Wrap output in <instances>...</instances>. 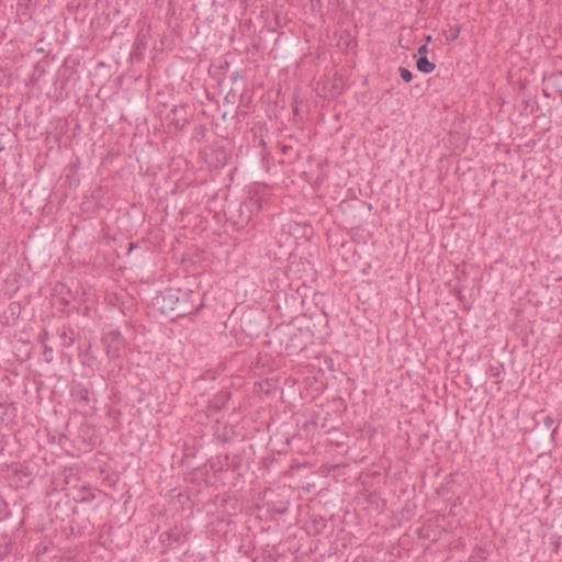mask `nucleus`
Segmentation results:
<instances>
[{"label":"nucleus","mask_w":562,"mask_h":562,"mask_svg":"<svg viewBox=\"0 0 562 562\" xmlns=\"http://www.w3.org/2000/svg\"><path fill=\"white\" fill-rule=\"evenodd\" d=\"M558 432V427H555L551 432V438H554Z\"/></svg>","instance_id":"2eb2a0df"},{"label":"nucleus","mask_w":562,"mask_h":562,"mask_svg":"<svg viewBox=\"0 0 562 562\" xmlns=\"http://www.w3.org/2000/svg\"><path fill=\"white\" fill-rule=\"evenodd\" d=\"M460 30H461V27L458 24L451 26L449 30V35H447V41H449V42L456 41L460 35Z\"/></svg>","instance_id":"39448f33"},{"label":"nucleus","mask_w":562,"mask_h":562,"mask_svg":"<svg viewBox=\"0 0 562 562\" xmlns=\"http://www.w3.org/2000/svg\"><path fill=\"white\" fill-rule=\"evenodd\" d=\"M36 552H37V554H40V552H41V549L38 546H37Z\"/></svg>","instance_id":"6ab92c4d"},{"label":"nucleus","mask_w":562,"mask_h":562,"mask_svg":"<svg viewBox=\"0 0 562 562\" xmlns=\"http://www.w3.org/2000/svg\"><path fill=\"white\" fill-rule=\"evenodd\" d=\"M36 52H37V54H38V53H44V52H45V48H44V47H37V48H36Z\"/></svg>","instance_id":"dca6fc26"},{"label":"nucleus","mask_w":562,"mask_h":562,"mask_svg":"<svg viewBox=\"0 0 562 562\" xmlns=\"http://www.w3.org/2000/svg\"><path fill=\"white\" fill-rule=\"evenodd\" d=\"M427 53H428L427 44H423L422 46L418 47V54L420 56H426Z\"/></svg>","instance_id":"1a4fd4ad"},{"label":"nucleus","mask_w":562,"mask_h":562,"mask_svg":"<svg viewBox=\"0 0 562 562\" xmlns=\"http://www.w3.org/2000/svg\"><path fill=\"white\" fill-rule=\"evenodd\" d=\"M398 71H400V76L401 78L405 81V82H411L412 79H413V74L409 69L407 68H404V67H400L398 68Z\"/></svg>","instance_id":"423d86ee"},{"label":"nucleus","mask_w":562,"mask_h":562,"mask_svg":"<svg viewBox=\"0 0 562 562\" xmlns=\"http://www.w3.org/2000/svg\"><path fill=\"white\" fill-rule=\"evenodd\" d=\"M105 355L110 361L121 359L125 351V339L117 329L105 333L101 338Z\"/></svg>","instance_id":"f257e3e1"},{"label":"nucleus","mask_w":562,"mask_h":562,"mask_svg":"<svg viewBox=\"0 0 562 562\" xmlns=\"http://www.w3.org/2000/svg\"><path fill=\"white\" fill-rule=\"evenodd\" d=\"M36 70H37V74H41V75L45 72V69L40 65V63H37Z\"/></svg>","instance_id":"9b49d317"},{"label":"nucleus","mask_w":562,"mask_h":562,"mask_svg":"<svg viewBox=\"0 0 562 562\" xmlns=\"http://www.w3.org/2000/svg\"><path fill=\"white\" fill-rule=\"evenodd\" d=\"M238 76H239L238 71H234V72L231 75V78H232V80H233V81H236V80L238 79Z\"/></svg>","instance_id":"f8f14e48"},{"label":"nucleus","mask_w":562,"mask_h":562,"mask_svg":"<svg viewBox=\"0 0 562 562\" xmlns=\"http://www.w3.org/2000/svg\"><path fill=\"white\" fill-rule=\"evenodd\" d=\"M430 41H431V36L430 35L426 36V43L425 44H427Z\"/></svg>","instance_id":"f3484780"},{"label":"nucleus","mask_w":562,"mask_h":562,"mask_svg":"<svg viewBox=\"0 0 562 562\" xmlns=\"http://www.w3.org/2000/svg\"><path fill=\"white\" fill-rule=\"evenodd\" d=\"M160 537H167L168 541L176 540V538L170 532H165Z\"/></svg>","instance_id":"9d476101"},{"label":"nucleus","mask_w":562,"mask_h":562,"mask_svg":"<svg viewBox=\"0 0 562 562\" xmlns=\"http://www.w3.org/2000/svg\"><path fill=\"white\" fill-rule=\"evenodd\" d=\"M250 316H251V313L247 314V315H244L243 317V323L245 324L247 321L250 322Z\"/></svg>","instance_id":"ddd939ff"},{"label":"nucleus","mask_w":562,"mask_h":562,"mask_svg":"<svg viewBox=\"0 0 562 562\" xmlns=\"http://www.w3.org/2000/svg\"><path fill=\"white\" fill-rule=\"evenodd\" d=\"M541 423L546 429H549L554 424V419L552 416L546 415L542 417Z\"/></svg>","instance_id":"0eeeda50"},{"label":"nucleus","mask_w":562,"mask_h":562,"mask_svg":"<svg viewBox=\"0 0 562 562\" xmlns=\"http://www.w3.org/2000/svg\"><path fill=\"white\" fill-rule=\"evenodd\" d=\"M355 562H364V559L358 558Z\"/></svg>","instance_id":"a211bd4d"},{"label":"nucleus","mask_w":562,"mask_h":562,"mask_svg":"<svg viewBox=\"0 0 562 562\" xmlns=\"http://www.w3.org/2000/svg\"><path fill=\"white\" fill-rule=\"evenodd\" d=\"M45 338H46V335L43 337V339H42V341H41V342H42V345H43V357H44V359H45V361H46V362H50V361L53 360V353H54V350H53V348H52V347H48V346L46 345V340H45Z\"/></svg>","instance_id":"20e7f679"},{"label":"nucleus","mask_w":562,"mask_h":562,"mask_svg":"<svg viewBox=\"0 0 562 562\" xmlns=\"http://www.w3.org/2000/svg\"><path fill=\"white\" fill-rule=\"evenodd\" d=\"M416 67L420 72L430 74L436 68V65L431 63L426 56H419L416 61Z\"/></svg>","instance_id":"f03ea898"},{"label":"nucleus","mask_w":562,"mask_h":562,"mask_svg":"<svg viewBox=\"0 0 562 562\" xmlns=\"http://www.w3.org/2000/svg\"><path fill=\"white\" fill-rule=\"evenodd\" d=\"M204 304L200 303V305L195 308V313H199L203 308Z\"/></svg>","instance_id":"4468645a"},{"label":"nucleus","mask_w":562,"mask_h":562,"mask_svg":"<svg viewBox=\"0 0 562 562\" xmlns=\"http://www.w3.org/2000/svg\"><path fill=\"white\" fill-rule=\"evenodd\" d=\"M164 302H167L171 310H175L173 304L178 302V297L173 295H167L162 297Z\"/></svg>","instance_id":"6e6552de"},{"label":"nucleus","mask_w":562,"mask_h":562,"mask_svg":"<svg viewBox=\"0 0 562 562\" xmlns=\"http://www.w3.org/2000/svg\"><path fill=\"white\" fill-rule=\"evenodd\" d=\"M74 396H76L80 401L89 402L90 401V391L86 386H79L78 389L75 390Z\"/></svg>","instance_id":"7ed1b4c3"}]
</instances>
